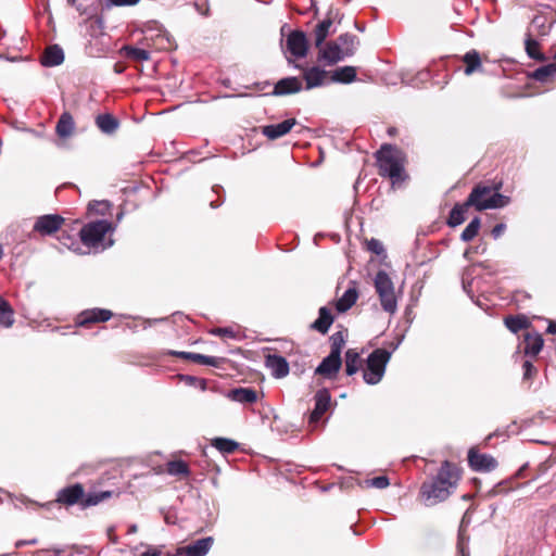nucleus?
I'll use <instances>...</instances> for the list:
<instances>
[{
    "label": "nucleus",
    "instance_id": "f257e3e1",
    "mask_svg": "<svg viewBox=\"0 0 556 556\" xmlns=\"http://www.w3.org/2000/svg\"><path fill=\"white\" fill-rule=\"evenodd\" d=\"M459 479V469L445 460L437 477L430 482L422 483L420 488V496L425 504L431 506L445 501L456 489Z\"/></svg>",
    "mask_w": 556,
    "mask_h": 556
},
{
    "label": "nucleus",
    "instance_id": "f03ea898",
    "mask_svg": "<svg viewBox=\"0 0 556 556\" xmlns=\"http://www.w3.org/2000/svg\"><path fill=\"white\" fill-rule=\"evenodd\" d=\"M376 159L380 176L388 177L393 187L400 186L407 178L404 169L405 154L395 146L383 144L376 152Z\"/></svg>",
    "mask_w": 556,
    "mask_h": 556
},
{
    "label": "nucleus",
    "instance_id": "7ed1b4c3",
    "mask_svg": "<svg viewBox=\"0 0 556 556\" xmlns=\"http://www.w3.org/2000/svg\"><path fill=\"white\" fill-rule=\"evenodd\" d=\"M358 39L353 34H342L336 40L326 43L319 49L318 61L333 65L352 56L358 46Z\"/></svg>",
    "mask_w": 556,
    "mask_h": 556
},
{
    "label": "nucleus",
    "instance_id": "20e7f679",
    "mask_svg": "<svg viewBox=\"0 0 556 556\" xmlns=\"http://www.w3.org/2000/svg\"><path fill=\"white\" fill-rule=\"evenodd\" d=\"M113 230L112 223L109 220L90 222L80 229V241L88 249L104 250L113 245V240L105 238Z\"/></svg>",
    "mask_w": 556,
    "mask_h": 556
},
{
    "label": "nucleus",
    "instance_id": "39448f33",
    "mask_svg": "<svg viewBox=\"0 0 556 556\" xmlns=\"http://www.w3.org/2000/svg\"><path fill=\"white\" fill-rule=\"evenodd\" d=\"M391 355L384 349H376L368 355L363 370V379L367 384L375 386L382 380Z\"/></svg>",
    "mask_w": 556,
    "mask_h": 556
},
{
    "label": "nucleus",
    "instance_id": "423d86ee",
    "mask_svg": "<svg viewBox=\"0 0 556 556\" xmlns=\"http://www.w3.org/2000/svg\"><path fill=\"white\" fill-rule=\"evenodd\" d=\"M376 293L379 296L382 309L390 315L397 311V298L394 283L384 270H379L374 278Z\"/></svg>",
    "mask_w": 556,
    "mask_h": 556
},
{
    "label": "nucleus",
    "instance_id": "0eeeda50",
    "mask_svg": "<svg viewBox=\"0 0 556 556\" xmlns=\"http://www.w3.org/2000/svg\"><path fill=\"white\" fill-rule=\"evenodd\" d=\"M482 190L472 189L467 200L462 204H456L452 211L450 212L447 224L451 227H456L465 222V215L468 207L473 206L477 211L481 212L486 210L488 207L496 206L497 204L492 201L490 203L479 202L480 193Z\"/></svg>",
    "mask_w": 556,
    "mask_h": 556
},
{
    "label": "nucleus",
    "instance_id": "6e6552de",
    "mask_svg": "<svg viewBox=\"0 0 556 556\" xmlns=\"http://www.w3.org/2000/svg\"><path fill=\"white\" fill-rule=\"evenodd\" d=\"M65 219L59 214H46L38 216L34 223L33 231L42 237L52 236L63 226Z\"/></svg>",
    "mask_w": 556,
    "mask_h": 556
},
{
    "label": "nucleus",
    "instance_id": "1a4fd4ad",
    "mask_svg": "<svg viewBox=\"0 0 556 556\" xmlns=\"http://www.w3.org/2000/svg\"><path fill=\"white\" fill-rule=\"evenodd\" d=\"M286 51L295 59L305 58L308 51L306 35L301 30L291 31L286 40Z\"/></svg>",
    "mask_w": 556,
    "mask_h": 556
},
{
    "label": "nucleus",
    "instance_id": "9d476101",
    "mask_svg": "<svg viewBox=\"0 0 556 556\" xmlns=\"http://www.w3.org/2000/svg\"><path fill=\"white\" fill-rule=\"evenodd\" d=\"M469 466L476 471H491L497 467L496 459L489 454H480L470 448L468 452Z\"/></svg>",
    "mask_w": 556,
    "mask_h": 556
},
{
    "label": "nucleus",
    "instance_id": "9b49d317",
    "mask_svg": "<svg viewBox=\"0 0 556 556\" xmlns=\"http://www.w3.org/2000/svg\"><path fill=\"white\" fill-rule=\"evenodd\" d=\"M84 488L80 483L61 489L56 495V502L66 506L79 504L81 506Z\"/></svg>",
    "mask_w": 556,
    "mask_h": 556
},
{
    "label": "nucleus",
    "instance_id": "f8f14e48",
    "mask_svg": "<svg viewBox=\"0 0 556 556\" xmlns=\"http://www.w3.org/2000/svg\"><path fill=\"white\" fill-rule=\"evenodd\" d=\"M498 188L500 187H496L493 190V188H491L489 186L478 185L473 189L482 190V192L480 193V198L478 199L479 202L490 203V202L494 201L497 204L496 206L486 208V210H492V208L504 207L510 202V199L508 197L497 192Z\"/></svg>",
    "mask_w": 556,
    "mask_h": 556
},
{
    "label": "nucleus",
    "instance_id": "ddd939ff",
    "mask_svg": "<svg viewBox=\"0 0 556 556\" xmlns=\"http://www.w3.org/2000/svg\"><path fill=\"white\" fill-rule=\"evenodd\" d=\"M331 401L330 393L327 389L318 390L315 394V408L309 415V424H317L321 416L329 408Z\"/></svg>",
    "mask_w": 556,
    "mask_h": 556
},
{
    "label": "nucleus",
    "instance_id": "4468645a",
    "mask_svg": "<svg viewBox=\"0 0 556 556\" xmlns=\"http://www.w3.org/2000/svg\"><path fill=\"white\" fill-rule=\"evenodd\" d=\"M213 542L214 540L211 536L199 539L195 542L179 547L178 554H184V556H205L210 552Z\"/></svg>",
    "mask_w": 556,
    "mask_h": 556
},
{
    "label": "nucleus",
    "instance_id": "2eb2a0df",
    "mask_svg": "<svg viewBox=\"0 0 556 556\" xmlns=\"http://www.w3.org/2000/svg\"><path fill=\"white\" fill-rule=\"evenodd\" d=\"M295 124V118L285 119L278 124L263 126L262 134L270 140H276L287 135Z\"/></svg>",
    "mask_w": 556,
    "mask_h": 556
},
{
    "label": "nucleus",
    "instance_id": "dca6fc26",
    "mask_svg": "<svg viewBox=\"0 0 556 556\" xmlns=\"http://www.w3.org/2000/svg\"><path fill=\"white\" fill-rule=\"evenodd\" d=\"M112 315L111 311L104 308L86 309L78 315L77 325L86 326L91 323L106 321Z\"/></svg>",
    "mask_w": 556,
    "mask_h": 556
},
{
    "label": "nucleus",
    "instance_id": "f3484780",
    "mask_svg": "<svg viewBox=\"0 0 556 556\" xmlns=\"http://www.w3.org/2000/svg\"><path fill=\"white\" fill-rule=\"evenodd\" d=\"M265 366L275 378H283L289 374V364L285 357L276 354H268L265 357Z\"/></svg>",
    "mask_w": 556,
    "mask_h": 556
},
{
    "label": "nucleus",
    "instance_id": "a211bd4d",
    "mask_svg": "<svg viewBox=\"0 0 556 556\" xmlns=\"http://www.w3.org/2000/svg\"><path fill=\"white\" fill-rule=\"evenodd\" d=\"M327 71L318 66L304 68L303 78L306 83V89L309 90L323 86L325 84V80L327 79Z\"/></svg>",
    "mask_w": 556,
    "mask_h": 556
},
{
    "label": "nucleus",
    "instance_id": "6ab92c4d",
    "mask_svg": "<svg viewBox=\"0 0 556 556\" xmlns=\"http://www.w3.org/2000/svg\"><path fill=\"white\" fill-rule=\"evenodd\" d=\"M302 90V81L298 77H286L277 81L274 88V94L286 96L296 93Z\"/></svg>",
    "mask_w": 556,
    "mask_h": 556
},
{
    "label": "nucleus",
    "instance_id": "aec40b11",
    "mask_svg": "<svg viewBox=\"0 0 556 556\" xmlns=\"http://www.w3.org/2000/svg\"><path fill=\"white\" fill-rule=\"evenodd\" d=\"M341 363V356L330 353L321 361L315 372L325 377H331L339 371Z\"/></svg>",
    "mask_w": 556,
    "mask_h": 556
},
{
    "label": "nucleus",
    "instance_id": "412c9836",
    "mask_svg": "<svg viewBox=\"0 0 556 556\" xmlns=\"http://www.w3.org/2000/svg\"><path fill=\"white\" fill-rule=\"evenodd\" d=\"M64 61V52L58 45L50 46L41 56V64L46 67L58 66Z\"/></svg>",
    "mask_w": 556,
    "mask_h": 556
},
{
    "label": "nucleus",
    "instance_id": "4be33fe9",
    "mask_svg": "<svg viewBox=\"0 0 556 556\" xmlns=\"http://www.w3.org/2000/svg\"><path fill=\"white\" fill-rule=\"evenodd\" d=\"M228 397L238 403L249 404L256 402L257 393L250 388H237L229 391Z\"/></svg>",
    "mask_w": 556,
    "mask_h": 556
},
{
    "label": "nucleus",
    "instance_id": "5701e85b",
    "mask_svg": "<svg viewBox=\"0 0 556 556\" xmlns=\"http://www.w3.org/2000/svg\"><path fill=\"white\" fill-rule=\"evenodd\" d=\"M333 323V317L328 307L319 308L318 318L312 324V328L320 333H326Z\"/></svg>",
    "mask_w": 556,
    "mask_h": 556
},
{
    "label": "nucleus",
    "instance_id": "b1692460",
    "mask_svg": "<svg viewBox=\"0 0 556 556\" xmlns=\"http://www.w3.org/2000/svg\"><path fill=\"white\" fill-rule=\"evenodd\" d=\"M356 79V68L354 66L338 67L332 72L331 81L340 84H350Z\"/></svg>",
    "mask_w": 556,
    "mask_h": 556
},
{
    "label": "nucleus",
    "instance_id": "393cba45",
    "mask_svg": "<svg viewBox=\"0 0 556 556\" xmlns=\"http://www.w3.org/2000/svg\"><path fill=\"white\" fill-rule=\"evenodd\" d=\"M74 128L75 123L72 115L67 112H64L56 123L55 131L58 136L61 138H67L73 134Z\"/></svg>",
    "mask_w": 556,
    "mask_h": 556
},
{
    "label": "nucleus",
    "instance_id": "a878e982",
    "mask_svg": "<svg viewBox=\"0 0 556 556\" xmlns=\"http://www.w3.org/2000/svg\"><path fill=\"white\" fill-rule=\"evenodd\" d=\"M358 292L355 288H349L336 302V309L344 313L350 309L357 301Z\"/></svg>",
    "mask_w": 556,
    "mask_h": 556
},
{
    "label": "nucleus",
    "instance_id": "bb28decb",
    "mask_svg": "<svg viewBox=\"0 0 556 556\" xmlns=\"http://www.w3.org/2000/svg\"><path fill=\"white\" fill-rule=\"evenodd\" d=\"M332 27V20L330 17L325 18L321 21L314 30V37H315V46L317 48H321L323 43L325 42L326 38L333 33L331 30Z\"/></svg>",
    "mask_w": 556,
    "mask_h": 556
},
{
    "label": "nucleus",
    "instance_id": "cd10ccee",
    "mask_svg": "<svg viewBox=\"0 0 556 556\" xmlns=\"http://www.w3.org/2000/svg\"><path fill=\"white\" fill-rule=\"evenodd\" d=\"M112 496L111 491H93L83 495L81 507L87 508L96 506L99 503L110 498Z\"/></svg>",
    "mask_w": 556,
    "mask_h": 556
},
{
    "label": "nucleus",
    "instance_id": "c85d7f7f",
    "mask_svg": "<svg viewBox=\"0 0 556 556\" xmlns=\"http://www.w3.org/2000/svg\"><path fill=\"white\" fill-rule=\"evenodd\" d=\"M362 365V359L357 351L350 349L345 353V371L346 375L352 376L358 371Z\"/></svg>",
    "mask_w": 556,
    "mask_h": 556
},
{
    "label": "nucleus",
    "instance_id": "c756f323",
    "mask_svg": "<svg viewBox=\"0 0 556 556\" xmlns=\"http://www.w3.org/2000/svg\"><path fill=\"white\" fill-rule=\"evenodd\" d=\"M463 61L466 64L464 73L467 76L471 75L472 73L481 68V59L476 50L468 51L464 55Z\"/></svg>",
    "mask_w": 556,
    "mask_h": 556
},
{
    "label": "nucleus",
    "instance_id": "7c9ffc66",
    "mask_svg": "<svg viewBox=\"0 0 556 556\" xmlns=\"http://www.w3.org/2000/svg\"><path fill=\"white\" fill-rule=\"evenodd\" d=\"M14 324V312L10 304L0 296V326L10 328Z\"/></svg>",
    "mask_w": 556,
    "mask_h": 556
},
{
    "label": "nucleus",
    "instance_id": "2f4dec72",
    "mask_svg": "<svg viewBox=\"0 0 556 556\" xmlns=\"http://www.w3.org/2000/svg\"><path fill=\"white\" fill-rule=\"evenodd\" d=\"M96 124L99 129L105 134H112L118 127L117 121L110 114L99 115L96 119Z\"/></svg>",
    "mask_w": 556,
    "mask_h": 556
},
{
    "label": "nucleus",
    "instance_id": "473e14b6",
    "mask_svg": "<svg viewBox=\"0 0 556 556\" xmlns=\"http://www.w3.org/2000/svg\"><path fill=\"white\" fill-rule=\"evenodd\" d=\"M525 342L526 354L538 355L543 348V339L540 334H527Z\"/></svg>",
    "mask_w": 556,
    "mask_h": 556
},
{
    "label": "nucleus",
    "instance_id": "72a5a7b5",
    "mask_svg": "<svg viewBox=\"0 0 556 556\" xmlns=\"http://www.w3.org/2000/svg\"><path fill=\"white\" fill-rule=\"evenodd\" d=\"M124 55L134 61H148L150 59V52L146 49L136 48L132 46H125L122 48Z\"/></svg>",
    "mask_w": 556,
    "mask_h": 556
},
{
    "label": "nucleus",
    "instance_id": "f704fd0d",
    "mask_svg": "<svg viewBox=\"0 0 556 556\" xmlns=\"http://www.w3.org/2000/svg\"><path fill=\"white\" fill-rule=\"evenodd\" d=\"M212 446L224 454H231L238 448V443L226 438H215L212 440Z\"/></svg>",
    "mask_w": 556,
    "mask_h": 556
},
{
    "label": "nucleus",
    "instance_id": "c9c22d12",
    "mask_svg": "<svg viewBox=\"0 0 556 556\" xmlns=\"http://www.w3.org/2000/svg\"><path fill=\"white\" fill-rule=\"evenodd\" d=\"M60 243L66 249L77 253V254H86L88 251L81 249V241L76 240L75 238L68 235H62L60 238Z\"/></svg>",
    "mask_w": 556,
    "mask_h": 556
},
{
    "label": "nucleus",
    "instance_id": "e433bc0d",
    "mask_svg": "<svg viewBox=\"0 0 556 556\" xmlns=\"http://www.w3.org/2000/svg\"><path fill=\"white\" fill-rule=\"evenodd\" d=\"M480 226L481 220L479 217L471 219V222L466 226L460 235L462 240L466 242L472 240L478 235Z\"/></svg>",
    "mask_w": 556,
    "mask_h": 556
},
{
    "label": "nucleus",
    "instance_id": "4c0bfd02",
    "mask_svg": "<svg viewBox=\"0 0 556 556\" xmlns=\"http://www.w3.org/2000/svg\"><path fill=\"white\" fill-rule=\"evenodd\" d=\"M556 74V63H551L545 66L539 67L533 73V78L538 81H546L551 76Z\"/></svg>",
    "mask_w": 556,
    "mask_h": 556
},
{
    "label": "nucleus",
    "instance_id": "58836bf2",
    "mask_svg": "<svg viewBox=\"0 0 556 556\" xmlns=\"http://www.w3.org/2000/svg\"><path fill=\"white\" fill-rule=\"evenodd\" d=\"M167 472L172 476H188V465L182 460H173L167 464Z\"/></svg>",
    "mask_w": 556,
    "mask_h": 556
},
{
    "label": "nucleus",
    "instance_id": "ea45409f",
    "mask_svg": "<svg viewBox=\"0 0 556 556\" xmlns=\"http://www.w3.org/2000/svg\"><path fill=\"white\" fill-rule=\"evenodd\" d=\"M505 325L511 332L516 333L525 329L528 326V321L525 317L509 316L505 319Z\"/></svg>",
    "mask_w": 556,
    "mask_h": 556
},
{
    "label": "nucleus",
    "instance_id": "a19ab883",
    "mask_svg": "<svg viewBox=\"0 0 556 556\" xmlns=\"http://www.w3.org/2000/svg\"><path fill=\"white\" fill-rule=\"evenodd\" d=\"M526 51H527V54L533 60H538V61L544 60V55L539 50L538 41H535L531 38H528L526 40Z\"/></svg>",
    "mask_w": 556,
    "mask_h": 556
},
{
    "label": "nucleus",
    "instance_id": "79ce46f5",
    "mask_svg": "<svg viewBox=\"0 0 556 556\" xmlns=\"http://www.w3.org/2000/svg\"><path fill=\"white\" fill-rule=\"evenodd\" d=\"M331 351L330 353L341 356V350L344 345V337L342 332H336L330 337Z\"/></svg>",
    "mask_w": 556,
    "mask_h": 556
},
{
    "label": "nucleus",
    "instance_id": "37998d69",
    "mask_svg": "<svg viewBox=\"0 0 556 556\" xmlns=\"http://www.w3.org/2000/svg\"><path fill=\"white\" fill-rule=\"evenodd\" d=\"M365 484L368 488H376V489H386L389 486L390 481L388 477L386 476H379L371 479L365 480Z\"/></svg>",
    "mask_w": 556,
    "mask_h": 556
},
{
    "label": "nucleus",
    "instance_id": "c03bdc74",
    "mask_svg": "<svg viewBox=\"0 0 556 556\" xmlns=\"http://www.w3.org/2000/svg\"><path fill=\"white\" fill-rule=\"evenodd\" d=\"M169 354L175 355L180 358H184V359H190L194 363H199V361L201 358V354L192 353V352L170 351Z\"/></svg>",
    "mask_w": 556,
    "mask_h": 556
},
{
    "label": "nucleus",
    "instance_id": "a18cd8bd",
    "mask_svg": "<svg viewBox=\"0 0 556 556\" xmlns=\"http://www.w3.org/2000/svg\"><path fill=\"white\" fill-rule=\"evenodd\" d=\"M220 362H222V358H219V357L207 356V355L201 354V358L198 364L218 367Z\"/></svg>",
    "mask_w": 556,
    "mask_h": 556
},
{
    "label": "nucleus",
    "instance_id": "49530a36",
    "mask_svg": "<svg viewBox=\"0 0 556 556\" xmlns=\"http://www.w3.org/2000/svg\"><path fill=\"white\" fill-rule=\"evenodd\" d=\"M211 333L218 337L236 338L237 333L231 328H214Z\"/></svg>",
    "mask_w": 556,
    "mask_h": 556
},
{
    "label": "nucleus",
    "instance_id": "de8ad7c7",
    "mask_svg": "<svg viewBox=\"0 0 556 556\" xmlns=\"http://www.w3.org/2000/svg\"><path fill=\"white\" fill-rule=\"evenodd\" d=\"M368 249L378 255L384 252L382 243L377 239H371L368 242Z\"/></svg>",
    "mask_w": 556,
    "mask_h": 556
},
{
    "label": "nucleus",
    "instance_id": "09e8293b",
    "mask_svg": "<svg viewBox=\"0 0 556 556\" xmlns=\"http://www.w3.org/2000/svg\"><path fill=\"white\" fill-rule=\"evenodd\" d=\"M522 368H523V377L526 379H529L533 375V372L535 371L534 366L529 361H526L523 363Z\"/></svg>",
    "mask_w": 556,
    "mask_h": 556
},
{
    "label": "nucleus",
    "instance_id": "8fccbe9b",
    "mask_svg": "<svg viewBox=\"0 0 556 556\" xmlns=\"http://www.w3.org/2000/svg\"><path fill=\"white\" fill-rule=\"evenodd\" d=\"M506 226L504 224H497L493 227L491 233L493 236L494 239H497L502 236V233L504 232Z\"/></svg>",
    "mask_w": 556,
    "mask_h": 556
},
{
    "label": "nucleus",
    "instance_id": "3c124183",
    "mask_svg": "<svg viewBox=\"0 0 556 556\" xmlns=\"http://www.w3.org/2000/svg\"><path fill=\"white\" fill-rule=\"evenodd\" d=\"M140 0H111V2L114 4V5H117V7H123V5H135L139 2Z\"/></svg>",
    "mask_w": 556,
    "mask_h": 556
},
{
    "label": "nucleus",
    "instance_id": "603ef678",
    "mask_svg": "<svg viewBox=\"0 0 556 556\" xmlns=\"http://www.w3.org/2000/svg\"><path fill=\"white\" fill-rule=\"evenodd\" d=\"M37 544V539H31V540H18L16 541L15 543V547L16 548H20L22 546H25V545H35Z\"/></svg>",
    "mask_w": 556,
    "mask_h": 556
},
{
    "label": "nucleus",
    "instance_id": "864d4df0",
    "mask_svg": "<svg viewBox=\"0 0 556 556\" xmlns=\"http://www.w3.org/2000/svg\"><path fill=\"white\" fill-rule=\"evenodd\" d=\"M140 556H161V551L154 547L149 548L144 553H142Z\"/></svg>",
    "mask_w": 556,
    "mask_h": 556
},
{
    "label": "nucleus",
    "instance_id": "5fc2aeb1",
    "mask_svg": "<svg viewBox=\"0 0 556 556\" xmlns=\"http://www.w3.org/2000/svg\"><path fill=\"white\" fill-rule=\"evenodd\" d=\"M459 539H460V542L458 543L459 552H460L462 556H467L468 553L465 551V546H464V544L462 542V540H463V533L462 532L459 533Z\"/></svg>",
    "mask_w": 556,
    "mask_h": 556
},
{
    "label": "nucleus",
    "instance_id": "6e6d98bb",
    "mask_svg": "<svg viewBox=\"0 0 556 556\" xmlns=\"http://www.w3.org/2000/svg\"><path fill=\"white\" fill-rule=\"evenodd\" d=\"M112 532H113V529H112V528H111V529H109V532H108L109 539H110V541H111L112 543H116V542H117V536H116V535H114Z\"/></svg>",
    "mask_w": 556,
    "mask_h": 556
},
{
    "label": "nucleus",
    "instance_id": "4d7b16f0",
    "mask_svg": "<svg viewBox=\"0 0 556 556\" xmlns=\"http://www.w3.org/2000/svg\"><path fill=\"white\" fill-rule=\"evenodd\" d=\"M96 204L103 206V210L101 211L102 214L104 213V210H108L110 206L108 201L97 202Z\"/></svg>",
    "mask_w": 556,
    "mask_h": 556
},
{
    "label": "nucleus",
    "instance_id": "13d9d810",
    "mask_svg": "<svg viewBox=\"0 0 556 556\" xmlns=\"http://www.w3.org/2000/svg\"><path fill=\"white\" fill-rule=\"evenodd\" d=\"M547 330L551 333H556V321L555 323H551L548 328H547Z\"/></svg>",
    "mask_w": 556,
    "mask_h": 556
},
{
    "label": "nucleus",
    "instance_id": "bf43d9fd",
    "mask_svg": "<svg viewBox=\"0 0 556 556\" xmlns=\"http://www.w3.org/2000/svg\"><path fill=\"white\" fill-rule=\"evenodd\" d=\"M137 532V526L136 525H131L128 529V533L131 534V533H136Z\"/></svg>",
    "mask_w": 556,
    "mask_h": 556
},
{
    "label": "nucleus",
    "instance_id": "052dcab7",
    "mask_svg": "<svg viewBox=\"0 0 556 556\" xmlns=\"http://www.w3.org/2000/svg\"><path fill=\"white\" fill-rule=\"evenodd\" d=\"M463 287H464L465 291L469 292V291H468L469 283H467V281H466V278H465V277H463Z\"/></svg>",
    "mask_w": 556,
    "mask_h": 556
},
{
    "label": "nucleus",
    "instance_id": "680f3d73",
    "mask_svg": "<svg viewBox=\"0 0 556 556\" xmlns=\"http://www.w3.org/2000/svg\"><path fill=\"white\" fill-rule=\"evenodd\" d=\"M469 255H470V250L468 249V250H466V251L464 252V257H465V258H467V260H469Z\"/></svg>",
    "mask_w": 556,
    "mask_h": 556
},
{
    "label": "nucleus",
    "instance_id": "e2e57ef3",
    "mask_svg": "<svg viewBox=\"0 0 556 556\" xmlns=\"http://www.w3.org/2000/svg\"><path fill=\"white\" fill-rule=\"evenodd\" d=\"M56 555H60L61 553H63V549L61 548H53L52 549Z\"/></svg>",
    "mask_w": 556,
    "mask_h": 556
},
{
    "label": "nucleus",
    "instance_id": "0e129e2a",
    "mask_svg": "<svg viewBox=\"0 0 556 556\" xmlns=\"http://www.w3.org/2000/svg\"><path fill=\"white\" fill-rule=\"evenodd\" d=\"M166 556H184V554H178V549H177L175 554H167Z\"/></svg>",
    "mask_w": 556,
    "mask_h": 556
},
{
    "label": "nucleus",
    "instance_id": "69168bd1",
    "mask_svg": "<svg viewBox=\"0 0 556 556\" xmlns=\"http://www.w3.org/2000/svg\"><path fill=\"white\" fill-rule=\"evenodd\" d=\"M288 63L291 64L293 63L292 60L290 58H288Z\"/></svg>",
    "mask_w": 556,
    "mask_h": 556
},
{
    "label": "nucleus",
    "instance_id": "338daca9",
    "mask_svg": "<svg viewBox=\"0 0 556 556\" xmlns=\"http://www.w3.org/2000/svg\"><path fill=\"white\" fill-rule=\"evenodd\" d=\"M212 207H217V205H214V202H211Z\"/></svg>",
    "mask_w": 556,
    "mask_h": 556
}]
</instances>
